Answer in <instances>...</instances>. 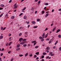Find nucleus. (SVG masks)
Wrapping results in <instances>:
<instances>
[{
	"instance_id": "nucleus-33",
	"label": "nucleus",
	"mask_w": 61,
	"mask_h": 61,
	"mask_svg": "<svg viewBox=\"0 0 61 61\" xmlns=\"http://www.w3.org/2000/svg\"><path fill=\"white\" fill-rule=\"evenodd\" d=\"M22 33H20L19 35V36H21L22 35Z\"/></svg>"
},
{
	"instance_id": "nucleus-18",
	"label": "nucleus",
	"mask_w": 61,
	"mask_h": 61,
	"mask_svg": "<svg viewBox=\"0 0 61 61\" xmlns=\"http://www.w3.org/2000/svg\"><path fill=\"white\" fill-rule=\"evenodd\" d=\"M1 7H4V4H1L0 5Z\"/></svg>"
},
{
	"instance_id": "nucleus-5",
	"label": "nucleus",
	"mask_w": 61,
	"mask_h": 61,
	"mask_svg": "<svg viewBox=\"0 0 61 61\" xmlns=\"http://www.w3.org/2000/svg\"><path fill=\"white\" fill-rule=\"evenodd\" d=\"M24 19H26V18H27V17L26 16V15H25L24 16Z\"/></svg>"
},
{
	"instance_id": "nucleus-47",
	"label": "nucleus",
	"mask_w": 61,
	"mask_h": 61,
	"mask_svg": "<svg viewBox=\"0 0 61 61\" xmlns=\"http://www.w3.org/2000/svg\"><path fill=\"white\" fill-rule=\"evenodd\" d=\"M23 13H21L20 15V16H21V15H23Z\"/></svg>"
},
{
	"instance_id": "nucleus-61",
	"label": "nucleus",
	"mask_w": 61,
	"mask_h": 61,
	"mask_svg": "<svg viewBox=\"0 0 61 61\" xmlns=\"http://www.w3.org/2000/svg\"><path fill=\"white\" fill-rule=\"evenodd\" d=\"M13 61V58H11V61Z\"/></svg>"
},
{
	"instance_id": "nucleus-2",
	"label": "nucleus",
	"mask_w": 61,
	"mask_h": 61,
	"mask_svg": "<svg viewBox=\"0 0 61 61\" xmlns=\"http://www.w3.org/2000/svg\"><path fill=\"white\" fill-rule=\"evenodd\" d=\"M45 33H44L42 36V37H43V38H45L44 37L45 36Z\"/></svg>"
},
{
	"instance_id": "nucleus-20",
	"label": "nucleus",
	"mask_w": 61,
	"mask_h": 61,
	"mask_svg": "<svg viewBox=\"0 0 61 61\" xmlns=\"http://www.w3.org/2000/svg\"><path fill=\"white\" fill-rule=\"evenodd\" d=\"M40 19H37V22H39V21H40Z\"/></svg>"
},
{
	"instance_id": "nucleus-19",
	"label": "nucleus",
	"mask_w": 61,
	"mask_h": 61,
	"mask_svg": "<svg viewBox=\"0 0 61 61\" xmlns=\"http://www.w3.org/2000/svg\"><path fill=\"white\" fill-rule=\"evenodd\" d=\"M28 53H26L25 55V56H28Z\"/></svg>"
},
{
	"instance_id": "nucleus-50",
	"label": "nucleus",
	"mask_w": 61,
	"mask_h": 61,
	"mask_svg": "<svg viewBox=\"0 0 61 61\" xmlns=\"http://www.w3.org/2000/svg\"><path fill=\"white\" fill-rule=\"evenodd\" d=\"M9 36H11V34H9Z\"/></svg>"
},
{
	"instance_id": "nucleus-45",
	"label": "nucleus",
	"mask_w": 61,
	"mask_h": 61,
	"mask_svg": "<svg viewBox=\"0 0 61 61\" xmlns=\"http://www.w3.org/2000/svg\"><path fill=\"white\" fill-rule=\"evenodd\" d=\"M27 33H28L27 32H25V35H27Z\"/></svg>"
},
{
	"instance_id": "nucleus-23",
	"label": "nucleus",
	"mask_w": 61,
	"mask_h": 61,
	"mask_svg": "<svg viewBox=\"0 0 61 61\" xmlns=\"http://www.w3.org/2000/svg\"><path fill=\"white\" fill-rule=\"evenodd\" d=\"M3 14H4V13H2L0 15V17H2V16L3 15Z\"/></svg>"
},
{
	"instance_id": "nucleus-43",
	"label": "nucleus",
	"mask_w": 61,
	"mask_h": 61,
	"mask_svg": "<svg viewBox=\"0 0 61 61\" xmlns=\"http://www.w3.org/2000/svg\"><path fill=\"white\" fill-rule=\"evenodd\" d=\"M26 39H24L23 40V41H26Z\"/></svg>"
},
{
	"instance_id": "nucleus-31",
	"label": "nucleus",
	"mask_w": 61,
	"mask_h": 61,
	"mask_svg": "<svg viewBox=\"0 0 61 61\" xmlns=\"http://www.w3.org/2000/svg\"><path fill=\"white\" fill-rule=\"evenodd\" d=\"M42 14H44L45 13V11H42Z\"/></svg>"
},
{
	"instance_id": "nucleus-6",
	"label": "nucleus",
	"mask_w": 61,
	"mask_h": 61,
	"mask_svg": "<svg viewBox=\"0 0 61 61\" xmlns=\"http://www.w3.org/2000/svg\"><path fill=\"white\" fill-rule=\"evenodd\" d=\"M15 18V16H13L11 17V19H14Z\"/></svg>"
},
{
	"instance_id": "nucleus-22",
	"label": "nucleus",
	"mask_w": 61,
	"mask_h": 61,
	"mask_svg": "<svg viewBox=\"0 0 61 61\" xmlns=\"http://www.w3.org/2000/svg\"><path fill=\"white\" fill-rule=\"evenodd\" d=\"M46 52H43V55H46Z\"/></svg>"
},
{
	"instance_id": "nucleus-15",
	"label": "nucleus",
	"mask_w": 61,
	"mask_h": 61,
	"mask_svg": "<svg viewBox=\"0 0 61 61\" xmlns=\"http://www.w3.org/2000/svg\"><path fill=\"white\" fill-rule=\"evenodd\" d=\"M20 46V44H18L17 45L16 47H19Z\"/></svg>"
},
{
	"instance_id": "nucleus-30",
	"label": "nucleus",
	"mask_w": 61,
	"mask_h": 61,
	"mask_svg": "<svg viewBox=\"0 0 61 61\" xmlns=\"http://www.w3.org/2000/svg\"><path fill=\"white\" fill-rule=\"evenodd\" d=\"M38 46H37L35 47V48H38Z\"/></svg>"
},
{
	"instance_id": "nucleus-29",
	"label": "nucleus",
	"mask_w": 61,
	"mask_h": 61,
	"mask_svg": "<svg viewBox=\"0 0 61 61\" xmlns=\"http://www.w3.org/2000/svg\"><path fill=\"white\" fill-rule=\"evenodd\" d=\"M39 52H38L36 53H35V54H36V55H38V54H39Z\"/></svg>"
},
{
	"instance_id": "nucleus-49",
	"label": "nucleus",
	"mask_w": 61,
	"mask_h": 61,
	"mask_svg": "<svg viewBox=\"0 0 61 61\" xmlns=\"http://www.w3.org/2000/svg\"><path fill=\"white\" fill-rule=\"evenodd\" d=\"M28 46H30V44H28Z\"/></svg>"
},
{
	"instance_id": "nucleus-37",
	"label": "nucleus",
	"mask_w": 61,
	"mask_h": 61,
	"mask_svg": "<svg viewBox=\"0 0 61 61\" xmlns=\"http://www.w3.org/2000/svg\"><path fill=\"white\" fill-rule=\"evenodd\" d=\"M49 39H47L46 40V41H49Z\"/></svg>"
},
{
	"instance_id": "nucleus-35",
	"label": "nucleus",
	"mask_w": 61,
	"mask_h": 61,
	"mask_svg": "<svg viewBox=\"0 0 61 61\" xmlns=\"http://www.w3.org/2000/svg\"><path fill=\"white\" fill-rule=\"evenodd\" d=\"M44 58V56L42 55L41 56L42 58Z\"/></svg>"
},
{
	"instance_id": "nucleus-62",
	"label": "nucleus",
	"mask_w": 61,
	"mask_h": 61,
	"mask_svg": "<svg viewBox=\"0 0 61 61\" xmlns=\"http://www.w3.org/2000/svg\"><path fill=\"white\" fill-rule=\"evenodd\" d=\"M27 24H29V22L28 21L27 23Z\"/></svg>"
},
{
	"instance_id": "nucleus-7",
	"label": "nucleus",
	"mask_w": 61,
	"mask_h": 61,
	"mask_svg": "<svg viewBox=\"0 0 61 61\" xmlns=\"http://www.w3.org/2000/svg\"><path fill=\"white\" fill-rule=\"evenodd\" d=\"M3 36H0V39H3Z\"/></svg>"
},
{
	"instance_id": "nucleus-13",
	"label": "nucleus",
	"mask_w": 61,
	"mask_h": 61,
	"mask_svg": "<svg viewBox=\"0 0 61 61\" xmlns=\"http://www.w3.org/2000/svg\"><path fill=\"white\" fill-rule=\"evenodd\" d=\"M57 43H58V41H56V42L55 43V45H56Z\"/></svg>"
},
{
	"instance_id": "nucleus-21",
	"label": "nucleus",
	"mask_w": 61,
	"mask_h": 61,
	"mask_svg": "<svg viewBox=\"0 0 61 61\" xmlns=\"http://www.w3.org/2000/svg\"><path fill=\"white\" fill-rule=\"evenodd\" d=\"M58 36V37H59V38H61V35H59Z\"/></svg>"
},
{
	"instance_id": "nucleus-14",
	"label": "nucleus",
	"mask_w": 61,
	"mask_h": 61,
	"mask_svg": "<svg viewBox=\"0 0 61 61\" xmlns=\"http://www.w3.org/2000/svg\"><path fill=\"white\" fill-rule=\"evenodd\" d=\"M56 29V27H55L52 30V31L53 32V31H55V30Z\"/></svg>"
},
{
	"instance_id": "nucleus-9",
	"label": "nucleus",
	"mask_w": 61,
	"mask_h": 61,
	"mask_svg": "<svg viewBox=\"0 0 61 61\" xmlns=\"http://www.w3.org/2000/svg\"><path fill=\"white\" fill-rule=\"evenodd\" d=\"M49 15V14L47 13L46 15V16H45L46 17H47V16H48Z\"/></svg>"
},
{
	"instance_id": "nucleus-16",
	"label": "nucleus",
	"mask_w": 61,
	"mask_h": 61,
	"mask_svg": "<svg viewBox=\"0 0 61 61\" xmlns=\"http://www.w3.org/2000/svg\"><path fill=\"white\" fill-rule=\"evenodd\" d=\"M20 49V48H19L16 49V51H18V50H19Z\"/></svg>"
},
{
	"instance_id": "nucleus-59",
	"label": "nucleus",
	"mask_w": 61,
	"mask_h": 61,
	"mask_svg": "<svg viewBox=\"0 0 61 61\" xmlns=\"http://www.w3.org/2000/svg\"><path fill=\"white\" fill-rule=\"evenodd\" d=\"M46 7H45L44 8V10H45V9H46Z\"/></svg>"
},
{
	"instance_id": "nucleus-32",
	"label": "nucleus",
	"mask_w": 61,
	"mask_h": 61,
	"mask_svg": "<svg viewBox=\"0 0 61 61\" xmlns=\"http://www.w3.org/2000/svg\"><path fill=\"white\" fill-rule=\"evenodd\" d=\"M36 42L35 43H34V46H35V45H36Z\"/></svg>"
},
{
	"instance_id": "nucleus-25",
	"label": "nucleus",
	"mask_w": 61,
	"mask_h": 61,
	"mask_svg": "<svg viewBox=\"0 0 61 61\" xmlns=\"http://www.w3.org/2000/svg\"><path fill=\"white\" fill-rule=\"evenodd\" d=\"M50 48L48 47H47L46 48V49H47L48 50H49Z\"/></svg>"
},
{
	"instance_id": "nucleus-39",
	"label": "nucleus",
	"mask_w": 61,
	"mask_h": 61,
	"mask_svg": "<svg viewBox=\"0 0 61 61\" xmlns=\"http://www.w3.org/2000/svg\"><path fill=\"white\" fill-rule=\"evenodd\" d=\"M8 43H7L6 44V46H8Z\"/></svg>"
},
{
	"instance_id": "nucleus-36",
	"label": "nucleus",
	"mask_w": 61,
	"mask_h": 61,
	"mask_svg": "<svg viewBox=\"0 0 61 61\" xmlns=\"http://www.w3.org/2000/svg\"><path fill=\"white\" fill-rule=\"evenodd\" d=\"M20 44H21V45H22L23 44H24V42H21L20 43Z\"/></svg>"
},
{
	"instance_id": "nucleus-8",
	"label": "nucleus",
	"mask_w": 61,
	"mask_h": 61,
	"mask_svg": "<svg viewBox=\"0 0 61 61\" xmlns=\"http://www.w3.org/2000/svg\"><path fill=\"white\" fill-rule=\"evenodd\" d=\"M60 31V30L59 29L57 30H56V33H58V32H59V31Z\"/></svg>"
},
{
	"instance_id": "nucleus-64",
	"label": "nucleus",
	"mask_w": 61,
	"mask_h": 61,
	"mask_svg": "<svg viewBox=\"0 0 61 61\" xmlns=\"http://www.w3.org/2000/svg\"><path fill=\"white\" fill-rule=\"evenodd\" d=\"M41 61H44V59H42L41 60Z\"/></svg>"
},
{
	"instance_id": "nucleus-12",
	"label": "nucleus",
	"mask_w": 61,
	"mask_h": 61,
	"mask_svg": "<svg viewBox=\"0 0 61 61\" xmlns=\"http://www.w3.org/2000/svg\"><path fill=\"white\" fill-rule=\"evenodd\" d=\"M52 40H50L49 41V44H50L51 43V42H52Z\"/></svg>"
},
{
	"instance_id": "nucleus-26",
	"label": "nucleus",
	"mask_w": 61,
	"mask_h": 61,
	"mask_svg": "<svg viewBox=\"0 0 61 61\" xmlns=\"http://www.w3.org/2000/svg\"><path fill=\"white\" fill-rule=\"evenodd\" d=\"M19 56H20L21 57V56H23V55L22 54H19Z\"/></svg>"
},
{
	"instance_id": "nucleus-34",
	"label": "nucleus",
	"mask_w": 61,
	"mask_h": 61,
	"mask_svg": "<svg viewBox=\"0 0 61 61\" xmlns=\"http://www.w3.org/2000/svg\"><path fill=\"white\" fill-rule=\"evenodd\" d=\"M45 5H48V3H45Z\"/></svg>"
},
{
	"instance_id": "nucleus-3",
	"label": "nucleus",
	"mask_w": 61,
	"mask_h": 61,
	"mask_svg": "<svg viewBox=\"0 0 61 61\" xmlns=\"http://www.w3.org/2000/svg\"><path fill=\"white\" fill-rule=\"evenodd\" d=\"M23 39L22 38H20L19 40V41L20 42H21L22 41V40H23Z\"/></svg>"
},
{
	"instance_id": "nucleus-56",
	"label": "nucleus",
	"mask_w": 61,
	"mask_h": 61,
	"mask_svg": "<svg viewBox=\"0 0 61 61\" xmlns=\"http://www.w3.org/2000/svg\"><path fill=\"white\" fill-rule=\"evenodd\" d=\"M37 11H36L35 12V14H36V13H37Z\"/></svg>"
},
{
	"instance_id": "nucleus-42",
	"label": "nucleus",
	"mask_w": 61,
	"mask_h": 61,
	"mask_svg": "<svg viewBox=\"0 0 61 61\" xmlns=\"http://www.w3.org/2000/svg\"><path fill=\"white\" fill-rule=\"evenodd\" d=\"M37 56H36V55H35L34 56V58H36V57Z\"/></svg>"
},
{
	"instance_id": "nucleus-54",
	"label": "nucleus",
	"mask_w": 61,
	"mask_h": 61,
	"mask_svg": "<svg viewBox=\"0 0 61 61\" xmlns=\"http://www.w3.org/2000/svg\"><path fill=\"white\" fill-rule=\"evenodd\" d=\"M3 8H0V10H3Z\"/></svg>"
},
{
	"instance_id": "nucleus-40",
	"label": "nucleus",
	"mask_w": 61,
	"mask_h": 61,
	"mask_svg": "<svg viewBox=\"0 0 61 61\" xmlns=\"http://www.w3.org/2000/svg\"><path fill=\"white\" fill-rule=\"evenodd\" d=\"M47 30H48V29L47 28H46L45 30V31H47Z\"/></svg>"
},
{
	"instance_id": "nucleus-10",
	"label": "nucleus",
	"mask_w": 61,
	"mask_h": 61,
	"mask_svg": "<svg viewBox=\"0 0 61 61\" xmlns=\"http://www.w3.org/2000/svg\"><path fill=\"white\" fill-rule=\"evenodd\" d=\"M36 41H31L32 43H36Z\"/></svg>"
},
{
	"instance_id": "nucleus-51",
	"label": "nucleus",
	"mask_w": 61,
	"mask_h": 61,
	"mask_svg": "<svg viewBox=\"0 0 61 61\" xmlns=\"http://www.w3.org/2000/svg\"><path fill=\"white\" fill-rule=\"evenodd\" d=\"M41 41H44V39H42L41 40Z\"/></svg>"
},
{
	"instance_id": "nucleus-60",
	"label": "nucleus",
	"mask_w": 61,
	"mask_h": 61,
	"mask_svg": "<svg viewBox=\"0 0 61 61\" xmlns=\"http://www.w3.org/2000/svg\"><path fill=\"white\" fill-rule=\"evenodd\" d=\"M32 54H30V56L31 57L32 56Z\"/></svg>"
},
{
	"instance_id": "nucleus-44",
	"label": "nucleus",
	"mask_w": 61,
	"mask_h": 61,
	"mask_svg": "<svg viewBox=\"0 0 61 61\" xmlns=\"http://www.w3.org/2000/svg\"><path fill=\"white\" fill-rule=\"evenodd\" d=\"M16 4L15 3L14 5V6L15 7V6H16Z\"/></svg>"
},
{
	"instance_id": "nucleus-46",
	"label": "nucleus",
	"mask_w": 61,
	"mask_h": 61,
	"mask_svg": "<svg viewBox=\"0 0 61 61\" xmlns=\"http://www.w3.org/2000/svg\"><path fill=\"white\" fill-rule=\"evenodd\" d=\"M12 0H10L9 1V3H11V2H12Z\"/></svg>"
},
{
	"instance_id": "nucleus-4",
	"label": "nucleus",
	"mask_w": 61,
	"mask_h": 61,
	"mask_svg": "<svg viewBox=\"0 0 61 61\" xmlns=\"http://www.w3.org/2000/svg\"><path fill=\"white\" fill-rule=\"evenodd\" d=\"M17 7H18V5H16V6L14 7L13 8L14 9H15L16 8H17Z\"/></svg>"
},
{
	"instance_id": "nucleus-1",
	"label": "nucleus",
	"mask_w": 61,
	"mask_h": 61,
	"mask_svg": "<svg viewBox=\"0 0 61 61\" xmlns=\"http://www.w3.org/2000/svg\"><path fill=\"white\" fill-rule=\"evenodd\" d=\"M50 55L51 56H53L55 55V54L54 53H53V52H51L50 53Z\"/></svg>"
},
{
	"instance_id": "nucleus-17",
	"label": "nucleus",
	"mask_w": 61,
	"mask_h": 61,
	"mask_svg": "<svg viewBox=\"0 0 61 61\" xmlns=\"http://www.w3.org/2000/svg\"><path fill=\"white\" fill-rule=\"evenodd\" d=\"M12 42H10V43H9V46H10V45H11V44H12Z\"/></svg>"
},
{
	"instance_id": "nucleus-11",
	"label": "nucleus",
	"mask_w": 61,
	"mask_h": 61,
	"mask_svg": "<svg viewBox=\"0 0 61 61\" xmlns=\"http://www.w3.org/2000/svg\"><path fill=\"white\" fill-rule=\"evenodd\" d=\"M32 24L34 25V24H36V22L35 21H33L32 22Z\"/></svg>"
},
{
	"instance_id": "nucleus-28",
	"label": "nucleus",
	"mask_w": 61,
	"mask_h": 61,
	"mask_svg": "<svg viewBox=\"0 0 61 61\" xmlns=\"http://www.w3.org/2000/svg\"><path fill=\"white\" fill-rule=\"evenodd\" d=\"M43 38L41 37V36L39 37V38L40 39H42V38Z\"/></svg>"
},
{
	"instance_id": "nucleus-57",
	"label": "nucleus",
	"mask_w": 61,
	"mask_h": 61,
	"mask_svg": "<svg viewBox=\"0 0 61 61\" xmlns=\"http://www.w3.org/2000/svg\"><path fill=\"white\" fill-rule=\"evenodd\" d=\"M56 46H54L53 47V48H54V49H55V48H56Z\"/></svg>"
},
{
	"instance_id": "nucleus-41",
	"label": "nucleus",
	"mask_w": 61,
	"mask_h": 61,
	"mask_svg": "<svg viewBox=\"0 0 61 61\" xmlns=\"http://www.w3.org/2000/svg\"><path fill=\"white\" fill-rule=\"evenodd\" d=\"M5 29H6V27H5L3 28V30H5Z\"/></svg>"
},
{
	"instance_id": "nucleus-53",
	"label": "nucleus",
	"mask_w": 61,
	"mask_h": 61,
	"mask_svg": "<svg viewBox=\"0 0 61 61\" xmlns=\"http://www.w3.org/2000/svg\"><path fill=\"white\" fill-rule=\"evenodd\" d=\"M11 51H9L8 52V54H10V53H11Z\"/></svg>"
},
{
	"instance_id": "nucleus-63",
	"label": "nucleus",
	"mask_w": 61,
	"mask_h": 61,
	"mask_svg": "<svg viewBox=\"0 0 61 61\" xmlns=\"http://www.w3.org/2000/svg\"><path fill=\"white\" fill-rule=\"evenodd\" d=\"M59 11H61V8L59 10Z\"/></svg>"
},
{
	"instance_id": "nucleus-38",
	"label": "nucleus",
	"mask_w": 61,
	"mask_h": 61,
	"mask_svg": "<svg viewBox=\"0 0 61 61\" xmlns=\"http://www.w3.org/2000/svg\"><path fill=\"white\" fill-rule=\"evenodd\" d=\"M25 9H26V7H25L22 9V10H25Z\"/></svg>"
},
{
	"instance_id": "nucleus-27",
	"label": "nucleus",
	"mask_w": 61,
	"mask_h": 61,
	"mask_svg": "<svg viewBox=\"0 0 61 61\" xmlns=\"http://www.w3.org/2000/svg\"><path fill=\"white\" fill-rule=\"evenodd\" d=\"M27 46V45L26 44H25L24 45H23V46L24 47H25Z\"/></svg>"
},
{
	"instance_id": "nucleus-24",
	"label": "nucleus",
	"mask_w": 61,
	"mask_h": 61,
	"mask_svg": "<svg viewBox=\"0 0 61 61\" xmlns=\"http://www.w3.org/2000/svg\"><path fill=\"white\" fill-rule=\"evenodd\" d=\"M38 26H34V27H33V28H37V27Z\"/></svg>"
},
{
	"instance_id": "nucleus-52",
	"label": "nucleus",
	"mask_w": 61,
	"mask_h": 61,
	"mask_svg": "<svg viewBox=\"0 0 61 61\" xmlns=\"http://www.w3.org/2000/svg\"><path fill=\"white\" fill-rule=\"evenodd\" d=\"M5 49H4V48H3L2 49V50H1V51H4Z\"/></svg>"
},
{
	"instance_id": "nucleus-55",
	"label": "nucleus",
	"mask_w": 61,
	"mask_h": 61,
	"mask_svg": "<svg viewBox=\"0 0 61 61\" xmlns=\"http://www.w3.org/2000/svg\"><path fill=\"white\" fill-rule=\"evenodd\" d=\"M3 29V27H1V30H2Z\"/></svg>"
},
{
	"instance_id": "nucleus-58",
	"label": "nucleus",
	"mask_w": 61,
	"mask_h": 61,
	"mask_svg": "<svg viewBox=\"0 0 61 61\" xmlns=\"http://www.w3.org/2000/svg\"><path fill=\"white\" fill-rule=\"evenodd\" d=\"M3 54L2 53H1V56H3Z\"/></svg>"
},
{
	"instance_id": "nucleus-48",
	"label": "nucleus",
	"mask_w": 61,
	"mask_h": 61,
	"mask_svg": "<svg viewBox=\"0 0 61 61\" xmlns=\"http://www.w3.org/2000/svg\"><path fill=\"white\" fill-rule=\"evenodd\" d=\"M40 2H41V1L39 0L38 2V4H40L41 3Z\"/></svg>"
}]
</instances>
